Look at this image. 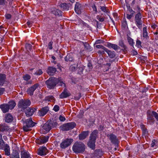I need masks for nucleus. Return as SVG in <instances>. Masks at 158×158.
<instances>
[{
    "label": "nucleus",
    "mask_w": 158,
    "mask_h": 158,
    "mask_svg": "<svg viewBox=\"0 0 158 158\" xmlns=\"http://www.w3.org/2000/svg\"><path fill=\"white\" fill-rule=\"evenodd\" d=\"M97 19L100 22H103L105 19V17L102 15H98L97 16Z\"/></svg>",
    "instance_id": "nucleus-44"
},
{
    "label": "nucleus",
    "mask_w": 158,
    "mask_h": 158,
    "mask_svg": "<svg viewBox=\"0 0 158 158\" xmlns=\"http://www.w3.org/2000/svg\"><path fill=\"white\" fill-rule=\"evenodd\" d=\"M30 105V102L29 100L23 99L20 100L18 104V107L22 109V110H24L27 108L28 106Z\"/></svg>",
    "instance_id": "nucleus-9"
},
{
    "label": "nucleus",
    "mask_w": 158,
    "mask_h": 158,
    "mask_svg": "<svg viewBox=\"0 0 158 158\" xmlns=\"http://www.w3.org/2000/svg\"><path fill=\"white\" fill-rule=\"evenodd\" d=\"M151 147H155V148L157 147V142L155 139H153L152 141L151 144Z\"/></svg>",
    "instance_id": "nucleus-42"
},
{
    "label": "nucleus",
    "mask_w": 158,
    "mask_h": 158,
    "mask_svg": "<svg viewBox=\"0 0 158 158\" xmlns=\"http://www.w3.org/2000/svg\"><path fill=\"white\" fill-rule=\"evenodd\" d=\"M59 106L58 105H56L54 106L53 110L55 112H57L59 110Z\"/></svg>",
    "instance_id": "nucleus-53"
},
{
    "label": "nucleus",
    "mask_w": 158,
    "mask_h": 158,
    "mask_svg": "<svg viewBox=\"0 0 158 158\" xmlns=\"http://www.w3.org/2000/svg\"><path fill=\"white\" fill-rule=\"evenodd\" d=\"M58 81L57 78L54 77H51L46 81L45 83L48 88L52 89L54 88L56 86Z\"/></svg>",
    "instance_id": "nucleus-5"
},
{
    "label": "nucleus",
    "mask_w": 158,
    "mask_h": 158,
    "mask_svg": "<svg viewBox=\"0 0 158 158\" xmlns=\"http://www.w3.org/2000/svg\"><path fill=\"white\" fill-rule=\"evenodd\" d=\"M35 123L33 122L31 118L27 119L24 123V125L23 127V131L25 132H28L31 130L30 128L34 126Z\"/></svg>",
    "instance_id": "nucleus-4"
},
{
    "label": "nucleus",
    "mask_w": 158,
    "mask_h": 158,
    "mask_svg": "<svg viewBox=\"0 0 158 158\" xmlns=\"http://www.w3.org/2000/svg\"><path fill=\"white\" fill-rule=\"evenodd\" d=\"M53 42L52 41L50 42L48 44V48L50 50H51L52 49V44Z\"/></svg>",
    "instance_id": "nucleus-54"
},
{
    "label": "nucleus",
    "mask_w": 158,
    "mask_h": 158,
    "mask_svg": "<svg viewBox=\"0 0 158 158\" xmlns=\"http://www.w3.org/2000/svg\"><path fill=\"white\" fill-rule=\"evenodd\" d=\"M76 126L74 122L68 123L63 124L62 126V129L64 131H68L74 128Z\"/></svg>",
    "instance_id": "nucleus-10"
},
{
    "label": "nucleus",
    "mask_w": 158,
    "mask_h": 158,
    "mask_svg": "<svg viewBox=\"0 0 158 158\" xmlns=\"http://www.w3.org/2000/svg\"><path fill=\"white\" fill-rule=\"evenodd\" d=\"M127 40L129 44L131 46L133 47V45L134 44L133 40L130 37L128 36Z\"/></svg>",
    "instance_id": "nucleus-37"
},
{
    "label": "nucleus",
    "mask_w": 158,
    "mask_h": 158,
    "mask_svg": "<svg viewBox=\"0 0 158 158\" xmlns=\"http://www.w3.org/2000/svg\"><path fill=\"white\" fill-rule=\"evenodd\" d=\"M9 127L4 124L0 125V131L3 132L4 131H7L9 130Z\"/></svg>",
    "instance_id": "nucleus-30"
},
{
    "label": "nucleus",
    "mask_w": 158,
    "mask_h": 158,
    "mask_svg": "<svg viewBox=\"0 0 158 158\" xmlns=\"http://www.w3.org/2000/svg\"><path fill=\"white\" fill-rule=\"evenodd\" d=\"M4 150L5 152V154L7 156H10V148L9 146L8 145H7L5 147Z\"/></svg>",
    "instance_id": "nucleus-34"
},
{
    "label": "nucleus",
    "mask_w": 158,
    "mask_h": 158,
    "mask_svg": "<svg viewBox=\"0 0 158 158\" xmlns=\"http://www.w3.org/2000/svg\"><path fill=\"white\" fill-rule=\"evenodd\" d=\"M141 128L142 129L143 132L144 134H147V129L145 127V126L144 125H142L141 126Z\"/></svg>",
    "instance_id": "nucleus-47"
},
{
    "label": "nucleus",
    "mask_w": 158,
    "mask_h": 158,
    "mask_svg": "<svg viewBox=\"0 0 158 158\" xmlns=\"http://www.w3.org/2000/svg\"><path fill=\"white\" fill-rule=\"evenodd\" d=\"M133 15H132L131 14V15H129L128 14H127V18L128 19H131V17H132L133 16Z\"/></svg>",
    "instance_id": "nucleus-61"
},
{
    "label": "nucleus",
    "mask_w": 158,
    "mask_h": 158,
    "mask_svg": "<svg viewBox=\"0 0 158 158\" xmlns=\"http://www.w3.org/2000/svg\"><path fill=\"white\" fill-rule=\"evenodd\" d=\"M51 12L56 16H61L62 12L58 9L53 8Z\"/></svg>",
    "instance_id": "nucleus-23"
},
{
    "label": "nucleus",
    "mask_w": 158,
    "mask_h": 158,
    "mask_svg": "<svg viewBox=\"0 0 158 158\" xmlns=\"http://www.w3.org/2000/svg\"><path fill=\"white\" fill-rule=\"evenodd\" d=\"M32 45L29 44H26L25 47L26 49L28 51L29 50L31 51L32 48Z\"/></svg>",
    "instance_id": "nucleus-50"
},
{
    "label": "nucleus",
    "mask_w": 158,
    "mask_h": 158,
    "mask_svg": "<svg viewBox=\"0 0 158 158\" xmlns=\"http://www.w3.org/2000/svg\"><path fill=\"white\" fill-rule=\"evenodd\" d=\"M64 59L66 61H72L73 60V57L70 54H68L65 57Z\"/></svg>",
    "instance_id": "nucleus-35"
},
{
    "label": "nucleus",
    "mask_w": 158,
    "mask_h": 158,
    "mask_svg": "<svg viewBox=\"0 0 158 158\" xmlns=\"http://www.w3.org/2000/svg\"><path fill=\"white\" fill-rule=\"evenodd\" d=\"M127 10L129 11L131 14L133 15L135 13V11L132 10L129 5H127Z\"/></svg>",
    "instance_id": "nucleus-45"
},
{
    "label": "nucleus",
    "mask_w": 158,
    "mask_h": 158,
    "mask_svg": "<svg viewBox=\"0 0 158 158\" xmlns=\"http://www.w3.org/2000/svg\"><path fill=\"white\" fill-rule=\"evenodd\" d=\"M103 41L102 40H97L95 42V44H99L100 43H103Z\"/></svg>",
    "instance_id": "nucleus-60"
},
{
    "label": "nucleus",
    "mask_w": 158,
    "mask_h": 158,
    "mask_svg": "<svg viewBox=\"0 0 158 158\" xmlns=\"http://www.w3.org/2000/svg\"><path fill=\"white\" fill-rule=\"evenodd\" d=\"M106 46L110 48H112L115 50H117L119 48V47L118 45L110 43H108L107 44Z\"/></svg>",
    "instance_id": "nucleus-26"
},
{
    "label": "nucleus",
    "mask_w": 158,
    "mask_h": 158,
    "mask_svg": "<svg viewBox=\"0 0 158 158\" xmlns=\"http://www.w3.org/2000/svg\"><path fill=\"white\" fill-rule=\"evenodd\" d=\"M48 136L40 137L39 139H36L35 142L39 144L44 143L48 141Z\"/></svg>",
    "instance_id": "nucleus-13"
},
{
    "label": "nucleus",
    "mask_w": 158,
    "mask_h": 158,
    "mask_svg": "<svg viewBox=\"0 0 158 158\" xmlns=\"http://www.w3.org/2000/svg\"><path fill=\"white\" fill-rule=\"evenodd\" d=\"M83 44L86 49L89 50H90V46L88 44L85 42L83 43Z\"/></svg>",
    "instance_id": "nucleus-46"
},
{
    "label": "nucleus",
    "mask_w": 158,
    "mask_h": 158,
    "mask_svg": "<svg viewBox=\"0 0 158 158\" xmlns=\"http://www.w3.org/2000/svg\"><path fill=\"white\" fill-rule=\"evenodd\" d=\"M0 106L2 112L4 113L8 112L10 109L7 104H2L0 105Z\"/></svg>",
    "instance_id": "nucleus-22"
},
{
    "label": "nucleus",
    "mask_w": 158,
    "mask_h": 158,
    "mask_svg": "<svg viewBox=\"0 0 158 158\" xmlns=\"http://www.w3.org/2000/svg\"><path fill=\"white\" fill-rule=\"evenodd\" d=\"M7 105L8 106L10 109H12L16 105V103L14 101H10L7 104Z\"/></svg>",
    "instance_id": "nucleus-33"
},
{
    "label": "nucleus",
    "mask_w": 158,
    "mask_h": 158,
    "mask_svg": "<svg viewBox=\"0 0 158 158\" xmlns=\"http://www.w3.org/2000/svg\"><path fill=\"white\" fill-rule=\"evenodd\" d=\"M23 78L24 80L26 81H28L31 79V77L29 74H26L23 76Z\"/></svg>",
    "instance_id": "nucleus-41"
},
{
    "label": "nucleus",
    "mask_w": 158,
    "mask_h": 158,
    "mask_svg": "<svg viewBox=\"0 0 158 158\" xmlns=\"http://www.w3.org/2000/svg\"><path fill=\"white\" fill-rule=\"evenodd\" d=\"M92 8L93 11H95L96 12H97V9L96 6L95 5H94L93 6H92Z\"/></svg>",
    "instance_id": "nucleus-62"
},
{
    "label": "nucleus",
    "mask_w": 158,
    "mask_h": 158,
    "mask_svg": "<svg viewBox=\"0 0 158 158\" xmlns=\"http://www.w3.org/2000/svg\"><path fill=\"white\" fill-rule=\"evenodd\" d=\"M85 145L81 142H76L73 146V150L76 153H82L85 150Z\"/></svg>",
    "instance_id": "nucleus-3"
},
{
    "label": "nucleus",
    "mask_w": 158,
    "mask_h": 158,
    "mask_svg": "<svg viewBox=\"0 0 158 158\" xmlns=\"http://www.w3.org/2000/svg\"><path fill=\"white\" fill-rule=\"evenodd\" d=\"M52 59L53 61H52L55 64H56V61H54V60L56 59V57L54 56H52Z\"/></svg>",
    "instance_id": "nucleus-63"
},
{
    "label": "nucleus",
    "mask_w": 158,
    "mask_h": 158,
    "mask_svg": "<svg viewBox=\"0 0 158 158\" xmlns=\"http://www.w3.org/2000/svg\"><path fill=\"white\" fill-rule=\"evenodd\" d=\"M48 152V151L45 147H40L38 149L37 154L41 156H44Z\"/></svg>",
    "instance_id": "nucleus-12"
},
{
    "label": "nucleus",
    "mask_w": 158,
    "mask_h": 158,
    "mask_svg": "<svg viewBox=\"0 0 158 158\" xmlns=\"http://www.w3.org/2000/svg\"><path fill=\"white\" fill-rule=\"evenodd\" d=\"M102 155V152L101 150L99 149H97L95 151L94 153V157H96L98 158H99L101 157Z\"/></svg>",
    "instance_id": "nucleus-24"
},
{
    "label": "nucleus",
    "mask_w": 158,
    "mask_h": 158,
    "mask_svg": "<svg viewBox=\"0 0 158 158\" xmlns=\"http://www.w3.org/2000/svg\"><path fill=\"white\" fill-rule=\"evenodd\" d=\"M43 72L41 69H39L36 71L34 74L36 75H40L42 74Z\"/></svg>",
    "instance_id": "nucleus-49"
},
{
    "label": "nucleus",
    "mask_w": 158,
    "mask_h": 158,
    "mask_svg": "<svg viewBox=\"0 0 158 158\" xmlns=\"http://www.w3.org/2000/svg\"><path fill=\"white\" fill-rule=\"evenodd\" d=\"M98 133V131L94 130L92 132L89 137V141L88 142V145L93 150H94L95 148V143Z\"/></svg>",
    "instance_id": "nucleus-2"
},
{
    "label": "nucleus",
    "mask_w": 158,
    "mask_h": 158,
    "mask_svg": "<svg viewBox=\"0 0 158 158\" xmlns=\"http://www.w3.org/2000/svg\"><path fill=\"white\" fill-rule=\"evenodd\" d=\"M105 52L107 53L108 56L110 58H114L115 56V52L114 51H112L111 50H109L107 48L106 50L105 51Z\"/></svg>",
    "instance_id": "nucleus-25"
},
{
    "label": "nucleus",
    "mask_w": 158,
    "mask_h": 158,
    "mask_svg": "<svg viewBox=\"0 0 158 158\" xmlns=\"http://www.w3.org/2000/svg\"><path fill=\"white\" fill-rule=\"evenodd\" d=\"M4 142L2 139V135L0 134V149H2L4 147Z\"/></svg>",
    "instance_id": "nucleus-39"
},
{
    "label": "nucleus",
    "mask_w": 158,
    "mask_h": 158,
    "mask_svg": "<svg viewBox=\"0 0 158 158\" xmlns=\"http://www.w3.org/2000/svg\"><path fill=\"white\" fill-rule=\"evenodd\" d=\"M39 85L38 83L34 84L32 86L28 88L27 91L28 94L30 96H32L35 90L39 86Z\"/></svg>",
    "instance_id": "nucleus-14"
},
{
    "label": "nucleus",
    "mask_w": 158,
    "mask_h": 158,
    "mask_svg": "<svg viewBox=\"0 0 158 158\" xmlns=\"http://www.w3.org/2000/svg\"><path fill=\"white\" fill-rule=\"evenodd\" d=\"M142 16L141 14L139 12L136 14L135 17V22L137 26L139 28L141 29L142 27L143 21L142 20Z\"/></svg>",
    "instance_id": "nucleus-7"
},
{
    "label": "nucleus",
    "mask_w": 158,
    "mask_h": 158,
    "mask_svg": "<svg viewBox=\"0 0 158 158\" xmlns=\"http://www.w3.org/2000/svg\"><path fill=\"white\" fill-rule=\"evenodd\" d=\"M147 114L148 124L151 125L154 123L155 120L153 117L158 121V114L156 112L148 110L147 111Z\"/></svg>",
    "instance_id": "nucleus-1"
},
{
    "label": "nucleus",
    "mask_w": 158,
    "mask_h": 158,
    "mask_svg": "<svg viewBox=\"0 0 158 158\" xmlns=\"http://www.w3.org/2000/svg\"><path fill=\"white\" fill-rule=\"evenodd\" d=\"M57 71L56 68L53 66L48 67L46 70L47 73L50 76H53Z\"/></svg>",
    "instance_id": "nucleus-15"
},
{
    "label": "nucleus",
    "mask_w": 158,
    "mask_h": 158,
    "mask_svg": "<svg viewBox=\"0 0 158 158\" xmlns=\"http://www.w3.org/2000/svg\"><path fill=\"white\" fill-rule=\"evenodd\" d=\"M5 91L4 88H0V95L2 94Z\"/></svg>",
    "instance_id": "nucleus-55"
},
{
    "label": "nucleus",
    "mask_w": 158,
    "mask_h": 158,
    "mask_svg": "<svg viewBox=\"0 0 158 158\" xmlns=\"http://www.w3.org/2000/svg\"><path fill=\"white\" fill-rule=\"evenodd\" d=\"M56 124L57 123L56 122L51 121H47L43 125L42 127L46 132H48L52 128L55 127Z\"/></svg>",
    "instance_id": "nucleus-6"
},
{
    "label": "nucleus",
    "mask_w": 158,
    "mask_h": 158,
    "mask_svg": "<svg viewBox=\"0 0 158 158\" xmlns=\"http://www.w3.org/2000/svg\"><path fill=\"white\" fill-rule=\"evenodd\" d=\"M49 108L48 106L43 107L39 110V115L40 116H44L45 115L49 110Z\"/></svg>",
    "instance_id": "nucleus-16"
},
{
    "label": "nucleus",
    "mask_w": 158,
    "mask_h": 158,
    "mask_svg": "<svg viewBox=\"0 0 158 158\" xmlns=\"http://www.w3.org/2000/svg\"><path fill=\"white\" fill-rule=\"evenodd\" d=\"M35 111L34 108H27L25 110V112L27 116H30L32 115Z\"/></svg>",
    "instance_id": "nucleus-19"
},
{
    "label": "nucleus",
    "mask_w": 158,
    "mask_h": 158,
    "mask_svg": "<svg viewBox=\"0 0 158 158\" xmlns=\"http://www.w3.org/2000/svg\"><path fill=\"white\" fill-rule=\"evenodd\" d=\"M105 50L103 49H100L97 51V53L99 55H103L105 54Z\"/></svg>",
    "instance_id": "nucleus-51"
},
{
    "label": "nucleus",
    "mask_w": 158,
    "mask_h": 158,
    "mask_svg": "<svg viewBox=\"0 0 158 158\" xmlns=\"http://www.w3.org/2000/svg\"><path fill=\"white\" fill-rule=\"evenodd\" d=\"M5 0H0V5L2 6L4 5L5 4Z\"/></svg>",
    "instance_id": "nucleus-59"
},
{
    "label": "nucleus",
    "mask_w": 158,
    "mask_h": 158,
    "mask_svg": "<svg viewBox=\"0 0 158 158\" xmlns=\"http://www.w3.org/2000/svg\"><path fill=\"white\" fill-rule=\"evenodd\" d=\"M89 133V131L82 132L78 135L79 139L80 140H83L85 139L87 136L88 135Z\"/></svg>",
    "instance_id": "nucleus-18"
},
{
    "label": "nucleus",
    "mask_w": 158,
    "mask_h": 158,
    "mask_svg": "<svg viewBox=\"0 0 158 158\" xmlns=\"http://www.w3.org/2000/svg\"><path fill=\"white\" fill-rule=\"evenodd\" d=\"M5 16L6 17V18L7 19H11V15L10 14H6L5 15Z\"/></svg>",
    "instance_id": "nucleus-57"
},
{
    "label": "nucleus",
    "mask_w": 158,
    "mask_h": 158,
    "mask_svg": "<svg viewBox=\"0 0 158 158\" xmlns=\"http://www.w3.org/2000/svg\"><path fill=\"white\" fill-rule=\"evenodd\" d=\"M59 119L61 121H64L66 119L64 117L62 116L61 115L59 117Z\"/></svg>",
    "instance_id": "nucleus-56"
},
{
    "label": "nucleus",
    "mask_w": 158,
    "mask_h": 158,
    "mask_svg": "<svg viewBox=\"0 0 158 158\" xmlns=\"http://www.w3.org/2000/svg\"><path fill=\"white\" fill-rule=\"evenodd\" d=\"M58 80V81L57 82V84H58L59 85L64 87L65 86V84L64 83L63 81L61 78H59L57 79Z\"/></svg>",
    "instance_id": "nucleus-38"
},
{
    "label": "nucleus",
    "mask_w": 158,
    "mask_h": 158,
    "mask_svg": "<svg viewBox=\"0 0 158 158\" xmlns=\"http://www.w3.org/2000/svg\"><path fill=\"white\" fill-rule=\"evenodd\" d=\"M83 7L81 5L79 2H76L75 6V10L76 12L80 14L81 13V10H82Z\"/></svg>",
    "instance_id": "nucleus-17"
},
{
    "label": "nucleus",
    "mask_w": 158,
    "mask_h": 158,
    "mask_svg": "<svg viewBox=\"0 0 158 158\" xmlns=\"http://www.w3.org/2000/svg\"><path fill=\"white\" fill-rule=\"evenodd\" d=\"M21 158H30L29 153L24 150L21 151Z\"/></svg>",
    "instance_id": "nucleus-29"
},
{
    "label": "nucleus",
    "mask_w": 158,
    "mask_h": 158,
    "mask_svg": "<svg viewBox=\"0 0 158 158\" xmlns=\"http://www.w3.org/2000/svg\"><path fill=\"white\" fill-rule=\"evenodd\" d=\"M157 27V25L155 24H153L151 25V27L152 28L155 29Z\"/></svg>",
    "instance_id": "nucleus-64"
},
{
    "label": "nucleus",
    "mask_w": 158,
    "mask_h": 158,
    "mask_svg": "<svg viewBox=\"0 0 158 158\" xmlns=\"http://www.w3.org/2000/svg\"><path fill=\"white\" fill-rule=\"evenodd\" d=\"M71 5L70 4H68L66 3H62L60 4V6L61 9L65 10H68L69 9V6Z\"/></svg>",
    "instance_id": "nucleus-31"
},
{
    "label": "nucleus",
    "mask_w": 158,
    "mask_h": 158,
    "mask_svg": "<svg viewBox=\"0 0 158 158\" xmlns=\"http://www.w3.org/2000/svg\"><path fill=\"white\" fill-rule=\"evenodd\" d=\"M141 44V41L137 39L136 41V46L138 48H141L142 47Z\"/></svg>",
    "instance_id": "nucleus-48"
},
{
    "label": "nucleus",
    "mask_w": 158,
    "mask_h": 158,
    "mask_svg": "<svg viewBox=\"0 0 158 158\" xmlns=\"http://www.w3.org/2000/svg\"><path fill=\"white\" fill-rule=\"evenodd\" d=\"M6 76L4 74L0 73V86L2 85L5 83Z\"/></svg>",
    "instance_id": "nucleus-27"
},
{
    "label": "nucleus",
    "mask_w": 158,
    "mask_h": 158,
    "mask_svg": "<svg viewBox=\"0 0 158 158\" xmlns=\"http://www.w3.org/2000/svg\"><path fill=\"white\" fill-rule=\"evenodd\" d=\"M71 94L66 89H64L63 91L60 95V98H66L70 96Z\"/></svg>",
    "instance_id": "nucleus-20"
},
{
    "label": "nucleus",
    "mask_w": 158,
    "mask_h": 158,
    "mask_svg": "<svg viewBox=\"0 0 158 158\" xmlns=\"http://www.w3.org/2000/svg\"><path fill=\"white\" fill-rule=\"evenodd\" d=\"M106 136L112 144L115 145L118 144L119 142L117 136L115 134L110 133V134H107Z\"/></svg>",
    "instance_id": "nucleus-8"
},
{
    "label": "nucleus",
    "mask_w": 158,
    "mask_h": 158,
    "mask_svg": "<svg viewBox=\"0 0 158 158\" xmlns=\"http://www.w3.org/2000/svg\"><path fill=\"white\" fill-rule=\"evenodd\" d=\"M46 100L48 101L54 102L55 98L52 96H49L46 97Z\"/></svg>",
    "instance_id": "nucleus-36"
},
{
    "label": "nucleus",
    "mask_w": 158,
    "mask_h": 158,
    "mask_svg": "<svg viewBox=\"0 0 158 158\" xmlns=\"http://www.w3.org/2000/svg\"><path fill=\"white\" fill-rule=\"evenodd\" d=\"M95 47L97 48L100 49H103L105 51L106 50L107 48L104 47L102 45L98 44L97 45L95 46Z\"/></svg>",
    "instance_id": "nucleus-43"
},
{
    "label": "nucleus",
    "mask_w": 158,
    "mask_h": 158,
    "mask_svg": "<svg viewBox=\"0 0 158 158\" xmlns=\"http://www.w3.org/2000/svg\"><path fill=\"white\" fill-rule=\"evenodd\" d=\"M5 122L7 123H10L13 120V117L10 114H6L5 117Z\"/></svg>",
    "instance_id": "nucleus-21"
},
{
    "label": "nucleus",
    "mask_w": 158,
    "mask_h": 158,
    "mask_svg": "<svg viewBox=\"0 0 158 158\" xmlns=\"http://www.w3.org/2000/svg\"><path fill=\"white\" fill-rule=\"evenodd\" d=\"M143 38L147 39L149 38V36L148 35L147 29L146 27H144L143 28Z\"/></svg>",
    "instance_id": "nucleus-32"
},
{
    "label": "nucleus",
    "mask_w": 158,
    "mask_h": 158,
    "mask_svg": "<svg viewBox=\"0 0 158 158\" xmlns=\"http://www.w3.org/2000/svg\"><path fill=\"white\" fill-rule=\"evenodd\" d=\"M10 157V158H20L18 152L16 150L13 151Z\"/></svg>",
    "instance_id": "nucleus-28"
},
{
    "label": "nucleus",
    "mask_w": 158,
    "mask_h": 158,
    "mask_svg": "<svg viewBox=\"0 0 158 158\" xmlns=\"http://www.w3.org/2000/svg\"><path fill=\"white\" fill-rule=\"evenodd\" d=\"M131 53L133 55H137L138 54V53L137 52V51L135 50H133L131 51Z\"/></svg>",
    "instance_id": "nucleus-58"
},
{
    "label": "nucleus",
    "mask_w": 158,
    "mask_h": 158,
    "mask_svg": "<svg viewBox=\"0 0 158 158\" xmlns=\"http://www.w3.org/2000/svg\"><path fill=\"white\" fill-rule=\"evenodd\" d=\"M119 45L123 48L122 50H126L127 47L124 45L123 41H120L119 42Z\"/></svg>",
    "instance_id": "nucleus-40"
},
{
    "label": "nucleus",
    "mask_w": 158,
    "mask_h": 158,
    "mask_svg": "<svg viewBox=\"0 0 158 158\" xmlns=\"http://www.w3.org/2000/svg\"><path fill=\"white\" fill-rule=\"evenodd\" d=\"M101 9L102 11L106 13L108 12L109 11L106 8V7L105 6H101Z\"/></svg>",
    "instance_id": "nucleus-52"
},
{
    "label": "nucleus",
    "mask_w": 158,
    "mask_h": 158,
    "mask_svg": "<svg viewBox=\"0 0 158 158\" xmlns=\"http://www.w3.org/2000/svg\"><path fill=\"white\" fill-rule=\"evenodd\" d=\"M73 141L72 139H67L62 140L60 144V147L62 149H65L69 146Z\"/></svg>",
    "instance_id": "nucleus-11"
}]
</instances>
